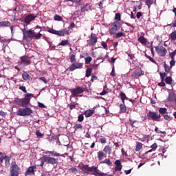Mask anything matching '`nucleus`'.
Segmentation results:
<instances>
[{"label":"nucleus","instance_id":"obj_10","mask_svg":"<svg viewBox=\"0 0 176 176\" xmlns=\"http://www.w3.org/2000/svg\"><path fill=\"white\" fill-rule=\"evenodd\" d=\"M34 32L35 31H34L31 29L28 31H23V38L24 39H32V38H34Z\"/></svg>","mask_w":176,"mask_h":176},{"label":"nucleus","instance_id":"obj_27","mask_svg":"<svg viewBox=\"0 0 176 176\" xmlns=\"http://www.w3.org/2000/svg\"><path fill=\"white\" fill-rule=\"evenodd\" d=\"M103 151H104V152H105V153H108V155H111L112 148H111V146L108 145V146H104Z\"/></svg>","mask_w":176,"mask_h":176},{"label":"nucleus","instance_id":"obj_38","mask_svg":"<svg viewBox=\"0 0 176 176\" xmlns=\"http://www.w3.org/2000/svg\"><path fill=\"white\" fill-rule=\"evenodd\" d=\"M76 55L75 54H72L70 55V62L72 63H75L76 61Z\"/></svg>","mask_w":176,"mask_h":176},{"label":"nucleus","instance_id":"obj_45","mask_svg":"<svg viewBox=\"0 0 176 176\" xmlns=\"http://www.w3.org/2000/svg\"><path fill=\"white\" fill-rule=\"evenodd\" d=\"M54 20L56 21H63V17H61L60 15H55L54 17Z\"/></svg>","mask_w":176,"mask_h":176},{"label":"nucleus","instance_id":"obj_3","mask_svg":"<svg viewBox=\"0 0 176 176\" xmlns=\"http://www.w3.org/2000/svg\"><path fill=\"white\" fill-rule=\"evenodd\" d=\"M12 104L18 105L19 107H25L30 104V100L27 98H15L14 100H12Z\"/></svg>","mask_w":176,"mask_h":176},{"label":"nucleus","instance_id":"obj_47","mask_svg":"<svg viewBox=\"0 0 176 176\" xmlns=\"http://www.w3.org/2000/svg\"><path fill=\"white\" fill-rule=\"evenodd\" d=\"M122 36H126V34H124V33H123V32H118L116 34V39H118V38H120Z\"/></svg>","mask_w":176,"mask_h":176},{"label":"nucleus","instance_id":"obj_15","mask_svg":"<svg viewBox=\"0 0 176 176\" xmlns=\"http://www.w3.org/2000/svg\"><path fill=\"white\" fill-rule=\"evenodd\" d=\"M98 41V37H97V35L96 34L91 33L89 41V46H94Z\"/></svg>","mask_w":176,"mask_h":176},{"label":"nucleus","instance_id":"obj_13","mask_svg":"<svg viewBox=\"0 0 176 176\" xmlns=\"http://www.w3.org/2000/svg\"><path fill=\"white\" fill-rule=\"evenodd\" d=\"M0 27H10L12 34H13L14 26L12 25V23L9 21H0Z\"/></svg>","mask_w":176,"mask_h":176},{"label":"nucleus","instance_id":"obj_23","mask_svg":"<svg viewBox=\"0 0 176 176\" xmlns=\"http://www.w3.org/2000/svg\"><path fill=\"white\" fill-rule=\"evenodd\" d=\"M151 149L148 150L146 153H149L151 152H155L156 149H157V144L154 143L153 145L151 146Z\"/></svg>","mask_w":176,"mask_h":176},{"label":"nucleus","instance_id":"obj_5","mask_svg":"<svg viewBox=\"0 0 176 176\" xmlns=\"http://www.w3.org/2000/svg\"><path fill=\"white\" fill-rule=\"evenodd\" d=\"M84 91H87V88L76 87L71 90L73 97H78L79 94H82Z\"/></svg>","mask_w":176,"mask_h":176},{"label":"nucleus","instance_id":"obj_18","mask_svg":"<svg viewBox=\"0 0 176 176\" xmlns=\"http://www.w3.org/2000/svg\"><path fill=\"white\" fill-rule=\"evenodd\" d=\"M138 42H140L143 46H146L148 45V39L144 37V36H140L138 38Z\"/></svg>","mask_w":176,"mask_h":176},{"label":"nucleus","instance_id":"obj_42","mask_svg":"<svg viewBox=\"0 0 176 176\" xmlns=\"http://www.w3.org/2000/svg\"><path fill=\"white\" fill-rule=\"evenodd\" d=\"M175 56H176V49L169 54V57L172 58L173 60H175Z\"/></svg>","mask_w":176,"mask_h":176},{"label":"nucleus","instance_id":"obj_24","mask_svg":"<svg viewBox=\"0 0 176 176\" xmlns=\"http://www.w3.org/2000/svg\"><path fill=\"white\" fill-rule=\"evenodd\" d=\"M118 29H117L114 25H111V28L109 29V32L111 35H115L116 34V31H118Z\"/></svg>","mask_w":176,"mask_h":176},{"label":"nucleus","instance_id":"obj_8","mask_svg":"<svg viewBox=\"0 0 176 176\" xmlns=\"http://www.w3.org/2000/svg\"><path fill=\"white\" fill-rule=\"evenodd\" d=\"M81 68H83V63L78 62H74L69 67V69L71 72L75 71V69H81Z\"/></svg>","mask_w":176,"mask_h":176},{"label":"nucleus","instance_id":"obj_46","mask_svg":"<svg viewBox=\"0 0 176 176\" xmlns=\"http://www.w3.org/2000/svg\"><path fill=\"white\" fill-rule=\"evenodd\" d=\"M93 58H91V56H87V58H85V64H90Z\"/></svg>","mask_w":176,"mask_h":176},{"label":"nucleus","instance_id":"obj_48","mask_svg":"<svg viewBox=\"0 0 176 176\" xmlns=\"http://www.w3.org/2000/svg\"><path fill=\"white\" fill-rule=\"evenodd\" d=\"M30 97H32V94H25V98H26L27 100H29V104H30V101H31V98Z\"/></svg>","mask_w":176,"mask_h":176},{"label":"nucleus","instance_id":"obj_54","mask_svg":"<svg viewBox=\"0 0 176 176\" xmlns=\"http://www.w3.org/2000/svg\"><path fill=\"white\" fill-rule=\"evenodd\" d=\"M84 119H85V117L83 116V114H80L78 117V122H83Z\"/></svg>","mask_w":176,"mask_h":176},{"label":"nucleus","instance_id":"obj_22","mask_svg":"<svg viewBox=\"0 0 176 176\" xmlns=\"http://www.w3.org/2000/svg\"><path fill=\"white\" fill-rule=\"evenodd\" d=\"M120 97L121 98L122 104H124V100H129V98H127V96H126V94H124L123 92L120 93Z\"/></svg>","mask_w":176,"mask_h":176},{"label":"nucleus","instance_id":"obj_4","mask_svg":"<svg viewBox=\"0 0 176 176\" xmlns=\"http://www.w3.org/2000/svg\"><path fill=\"white\" fill-rule=\"evenodd\" d=\"M50 34H53L54 35H58V36H65V35H69V30L67 29H63L62 30H56L53 28L47 30Z\"/></svg>","mask_w":176,"mask_h":176},{"label":"nucleus","instance_id":"obj_21","mask_svg":"<svg viewBox=\"0 0 176 176\" xmlns=\"http://www.w3.org/2000/svg\"><path fill=\"white\" fill-rule=\"evenodd\" d=\"M104 157H107V154L104 153V151L98 152V160H102Z\"/></svg>","mask_w":176,"mask_h":176},{"label":"nucleus","instance_id":"obj_40","mask_svg":"<svg viewBox=\"0 0 176 176\" xmlns=\"http://www.w3.org/2000/svg\"><path fill=\"white\" fill-rule=\"evenodd\" d=\"M160 75L161 80L162 82H164V78H166V76H167V73H166V72H164V73L160 72Z\"/></svg>","mask_w":176,"mask_h":176},{"label":"nucleus","instance_id":"obj_63","mask_svg":"<svg viewBox=\"0 0 176 176\" xmlns=\"http://www.w3.org/2000/svg\"><path fill=\"white\" fill-rule=\"evenodd\" d=\"M69 171H70V173H76V171H78V168H70L69 169Z\"/></svg>","mask_w":176,"mask_h":176},{"label":"nucleus","instance_id":"obj_39","mask_svg":"<svg viewBox=\"0 0 176 176\" xmlns=\"http://www.w3.org/2000/svg\"><path fill=\"white\" fill-rule=\"evenodd\" d=\"M144 56L145 57H146V58H148L150 61H151V63H153V64H157V63H156V61L153 59V58L151 57L149 55L145 54Z\"/></svg>","mask_w":176,"mask_h":176},{"label":"nucleus","instance_id":"obj_32","mask_svg":"<svg viewBox=\"0 0 176 176\" xmlns=\"http://www.w3.org/2000/svg\"><path fill=\"white\" fill-rule=\"evenodd\" d=\"M169 39H171V41H176V31L173 32L169 34Z\"/></svg>","mask_w":176,"mask_h":176},{"label":"nucleus","instance_id":"obj_14","mask_svg":"<svg viewBox=\"0 0 176 176\" xmlns=\"http://www.w3.org/2000/svg\"><path fill=\"white\" fill-rule=\"evenodd\" d=\"M144 72L142 71V69L140 67L136 69L132 74V76H134L135 78H140V76H142L144 75Z\"/></svg>","mask_w":176,"mask_h":176},{"label":"nucleus","instance_id":"obj_28","mask_svg":"<svg viewBox=\"0 0 176 176\" xmlns=\"http://www.w3.org/2000/svg\"><path fill=\"white\" fill-rule=\"evenodd\" d=\"M22 78L23 80H29L31 76H30V74H28V73H27V72H25L22 74Z\"/></svg>","mask_w":176,"mask_h":176},{"label":"nucleus","instance_id":"obj_16","mask_svg":"<svg viewBox=\"0 0 176 176\" xmlns=\"http://www.w3.org/2000/svg\"><path fill=\"white\" fill-rule=\"evenodd\" d=\"M36 169V166H30L25 172V175H35L34 170Z\"/></svg>","mask_w":176,"mask_h":176},{"label":"nucleus","instance_id":"obj_19","mask_svg":"<svg viewBox=\"0 0 176 176\" xmlns=\"http://www.w3.org/2000/svg\"><path fill=\"white\" fill-rule=\"evenodd\" d=\"M45 155H51V156H52L53 157H58L60 156H63V155L60 154V153H57L54 151H47L45 152Z\"/></svg>","mask_w":176,"mask_h":176},{"label":"nucleus","instance_id":"obj_25","mask_svg":"<svg viewBox=\"0 0 176 176\" xmlns=\"http://www.w3.org/2000/svg\"><path fill=\"white\" fill-rule=\"evenodd\" d=\"M94 113V110L89 109L85 111V115L86 118H90V116H91Z\"/></svg>","mask_w":176,"mask_h":176},{"label":"nucleus","instance_id":"obj_7","mask_svg":"<svg viewBox=\"0 0 176 176\" xmlns=\"http://www.w3.org/2000/svg\"><path fill=\"white\" fill-rule=\"evenodd\" d=\"M155 52L157 53L160 57H164L167 54V49L163 46H156L155 47Z\"/></svg>","mask_w":176,"mask_h":176},{"label":"nucleus","instance_id":"obj_37","mask_svg":"<svg viewBox=\"0 0 176 176\" xmlns=\"http://www.w3.org/2000/svg\"><path fill=\"white\" fill-rule=\"evenodd\" d=\"M145 3L148 9H151V6L153 5V0H145Z\"/></svg>","mask_w":176,"mask_h":176},{"label":"nucleus","instance_id":"obj_50","mask_svg":"<svg viewBox=\"0 0 176 176\" xmlns=\"http://www.w3.org/2000/svg\"><path fill=\"white\" fill-rule=\"evenodd\" d=\"M11 176H19V173H20V171H17V170H11Z\"/></svg>","mask_w":176,"mask_h":176},{"label":"nucleus","instance_id":"obj_6","mask_svg":"<svg viewBox=\"0 0 176 176\" xmlns=\"http://www.w3.org/2000/svg\"><path fill=\"white\" fill-rule=\"evenodd\" d=\"M32 113V110L30 108L19 109L16 111L18 116H30Z\"/></svg>","mask_w":176,"mask_h":176},{"label":"nucleus","instance_id":"obj_51","mask_svg":"<svg viewBox=\"0 0 176 176\" xmlns=\"http://www.w3.org/2000/svg\"><path fill=\"white\" fill-rule=\"evenodd\" d=\"M74 130H78V129H82V124H76L74 126Z\"/></svg>","mask_w":176,"mask_h":176},{"label":"nucleus","instance_id":"obj_53","mask_svg":"<svg viewBox=\"0 0 176 176\" xmlns=\"http://www.w3.org/2000/svg\"><path fill=\"white\" fill-rule=\"evenodd\" d=\"M155 131H156L157 134H166V131H159V128H157V126L155 127Z\"/></svg>","mask_w":176,"mask_h":176},{"label":"nucleus","instance_id":"obj_2","mask_svg":"<svg viewBox=\"0 0 176 176\" xmlns=\"http://www.w3.org/2000/svg\"><path fill=\"white\" fill-rule=\"evenodd\" d=\"M41 167H43L45 163L54 166V164L58 163V159L53 157H47V155H43V157L41 158Z\"/></svg>","mask_w":176,"mask_h":176},{"label":"nucleus","instance_id":"obj_62","mask_svg":"<svg viewBox=\"0 0 176 176\" xmlns=\"http://www.w3.org/2000/svg\"><path fill=\"white\" fill-rule=\"evenodd\" d=\"M19 89L23 91V93H27V89L24 86H20Z\"/></svg>","mask_w":176,"mask_h":176},{"label":"nucleus","instance_id":"obj_12","mask_svg":"<svg viewBox=\"0 0 176 176\" xmlns=\"http://www.w3.org/2000/svg\"><path fill=\"white\" fill-rule=\"evenodd\" d=\"M35 19H36V16L35 14H30L25 17L24 23H25V24H30V23H31V21L35 20Z\"/></svg>","mask_w":176,"mask_h":176},{"label":"nucleus","instance_id":"obj_31","mask_svg":"<svg viewBox=\"0 0 176 176\" xmlns=\"http://www.w3.org/2000/svg\"><path fill=\"white\" fill-rule=\"evenodd\" d=\"M165 82L166 85H173V78L171 76H168L165 78Z\"/></svg>","mask_w":176,"mask_h":176},{"label":"nucleus","instance_id":"obj_1","mask_svg":"<svg viewBox=\"0 0 176 176\" xmlns=\"http://www.w3.org/2000/svg\"><path fill=\"white\" fill-rule=\"evenodd\" d=\"M78 167L81 169V170L84 173V174H87V175H95V176H105L107 174L101 172L98 169V166H89L88 164H85L83 163H80L78 164Z\"/></svg>","mask_w":176,"mask_h":176},{"label":"nucleus","instance_id":"obj_44","mask_svg":"<svg viewBox=\"0 0 176 176\" xmlns=\"http://www.w3.org/2000/svg\"><path fill=\"white\" fill-rule=\"evenodd\" d=\"M4 161L6 166H8V164H10V157H9L8 155L4 156Z\"/></svg>","mask_w":176,"mask_h":176},{"label":"nucleus","instance_id":"obj_29","mask_svg":"<svg viewBox=\"0 0 176 176\" xmlns=\"http://www.w3.org/2000/svg\"><path fill=\"white\" fill-rule=\"evenodd\" d=\"M120 108L122 113H125V112L127 111V107H126L124 102L120 105Z\"/></svg>","mask_w":176,"mask_h":176},{"label":"nucleus","instance_id":"obj_34","mask_svg":"<svg viewBox=\"0 0 176 176\" xmlns=\"http://www.w3.org/2000/svg\"><path fill=\"white\" fill-rule=\"evenodd\" d=\"M91 72H93V69L91 68H87L86 70V74L85 76H87V78H89V76H91Z\"/></svg>","mask_w":176,"mask_h":176},{"label":"nucleus","instance_id":"obj_26","mask_svg":"<svg viewBox=\"0 0 176 176\" xmlns=\"http://www.w3.org/2000/svg\"><path fill=\"white\" fill-rule=\"evenodd\" d=\"M164 71L165 72H166V74H170V72H171V66L169 67L166 63L164 64Z\"/></svg>","mask_w":176,"mask_h":176},{"label":"nucleus","instance_id":"obj_43","mask_svg":"<svg viewBox=\"0 0 176 176\" xmlns=\"http://www.w3.org/2000/svg\"><path fill=\"white\" fill-rule=\"evenodd\" d=\"M159 112H160V113H161V115H164V113H167V109L166 107L160 108Z\"/></svg>","mask_w":176,"mask_h":176},{"label":"nucleus","instance_id":"obj_17","mask_svg":"<svg viewBox=\"0 0 176 176\" xmlns=\"http://www.w3.org/2000/svg\"><path fill=\"white\" fill-rule=\"evenodd\" d=\"M114 164L116 165L114 168L115 171H122V168L123 166H122V162H120V160H116Z\"/></svg>","mask_w":176,"mask_h":176},{"label":"nucleus","instance_id":"obj_56","mask_svg":"<svg viewBox=\"0 0 176 176\" xmlns=\"http://www.w3.org/2000/svg\"><path fill=\"white\" fill-rule=\"evenodd\" d=\"M174 100H175V98H174V95L169 94L168 101H170V102H173V101H174Z\"/></svg>","mask_w":176,"mask_h":176},{"label":"nucleus","instance_id":"obj_58","mask_svg":"<svg viewBox=\"0 0 176 176\" xmlns=\"http://www.w3.org/2000/svg\"><path fill=\"white\" fill-rule=\"evenodd\" d=\"M115 20H117L118 21H120V20H121L120 14H119V13L116 14Z\"/></svg>","mask_w":176,"mask_h":176},{"label":"nucleus","instance_id":"obj_55","mask_svg":"<svg viewBox=\"0 0 176 176\" xmlns=\"http://www.w3.org/2000/svg\"><path fill=\"white\" fill-rule=\"evenodd\" d=\"M101 45L102 46L103 49H105V50H108V45H107V43L102 41L101 43Z\"/></svg>","mask_w":176,"mask_h":176},{"label":"nucleus","instance_id":"obj_64","mask_svg":"<svg viewBox=\"0 0 176 176\" xmlns=\"http://www.w3.org/2000/svg\"><path fill=\"white\" fill-rule=\"evenodd\" d=\"M75 108H76V104H69V109H70V111H72V109H75Z\"/></svg>","mask_w":176,"mask_h":176},{"label":"nucleus","instance_id":"obj_36","mask_svg":"<svg viewBox=\"0 0 176 176\" xmlns=\"http://www.w3.org/2000/svg\"><path fill=\"white\" fill-rule=\"evenodd\" d=\"M113 25H114L115 28H116L118 30L122 27V23L118 21H116L113 23Z\"/></svg>","mask_w":176,"mask_h":176},{"label":"nucleus","instance_id":"obj_59","mask_svg":"<svg viewBox=\"0 0 176 176\" xmlns=\"http://www.w3.org/2000/svg\"><path fill=\"white\" fill-rule=\"evenodd\" d=\"M164 118L165 119V120H173V117H170L168 115H164Z\"/></svg>","mask_w":176,"mask_h":176},{"label":"nucleus","instance_id":"obj_35","mask_svg":"<svg viewBox=\"0 0 176 176\" xmlns=\"http://www.w3.org/2000/svg\"><path fill=\"white\" fill-rule=\"evenodd\" d=\"M67 45H69L68 40H63L58 46H67Z\"/></svg>","mask_w":176,"mask_h":176},{"label":"nucleus","instance_id":"obj_52","mask_svg":"<svg viewBox=\"0 0 176 176\" xmlns=\"http://www.w3.org/2000/svg\"><path fill=\"white\" fill-rule=\"evenodd\" d=\"M128 56L131 60H133V61H137V59H135V56L134 54H129Z\"/></svg>","mask_w":176,"mask_h":176},{"label":"nucleus","instance_id":"obj_20","mask_svg":"<svg viewBox=\"0 0 176 176\" xmlns=\"http://www.w3.org/2000/svg\"><path fill=\"white\" fill-rule=\"evenodd\" d=\"M11 171H20V167L16 164V162L12 163Z\"/></svg>","mask_w":176,"mask_h":176},{"label":"nucleus","instance_id":"obj_41","mask_svg":"<svg viewBox=\"0 0 176 176\" xmlns=\"http://www.w3.org/2000/svg\"><path fill=\"white\" fill-rule=\"evenodd\" d=\"M33 38H35V39H41V38H42V34H41V32L35 34L34 32Z\"/></svg>","mask_w":176,"mask_h":176},{"label":"nucleus","instance_id":"obj_11","mask_svg":"<svg viewBox=\"0 0 176 176\" xmlns=\"http://www.w3.org/2000/svg\"><path fill=\"white\" fill-rule=\"evenodd\" d=\"M31 56H24L21 57V63L23 65H30L31 64Z\"/></svg>","mask_w":176,"mask_h":176},{"label":"nucleus","instance_id":"obj_57","mask_svg":"<svg viewBox=\"0 0 176 176\" xmlns=\"http://www.w3.org/2000/svg\"><path fill=\"white\" fill-rule=\"evenodd\" d=\"M5 160V156L2 155V152H0V164H2Z\"/></svg>","mask_w":176,"mask_h":176},{"label":"nucleus","instance_id":"obj_61","mask_svg":"<svg viewBox=\"0 0 176 176\" xmlns=\"http://www.w3.org/2000/svg\"><path fill=\"white\" fill-rule=\"evenodd\" d=\"M38 80H42V82H44V83H47V79H46L45 77L38 78Z\"/></svg>","mask_w":176,"mask_h":176},{"label":"nucleus","instance_id":"obj_49","mask_svg":"<svg viewBox=\"0 0 176 176\" xmlns=\"http://www.w3.org/2000/svg\"><path fill=\"white\" fill-rule=\"evenodd\" d=\"M36 137H39V138H42V137H43V133H41V131L37 130L36 131Z\"/></svg>","mask_w":176,"mask_h":176},{"label":"nucleus","instance_id":"obj_9","mask_svg":"<svg viewBox=\"0 0 176 176\" xmlns=\"http://www.w3.org/2000/svg\"><path fill=\"white\" fill-rule=\"evenodd\" d=\"M148 116L149 118H151L152 120H153L154 122H160V118H162V116H160V114L153 111L148 112Z\"/></svg>","mask_w":176,"mask_h":176},{"label":"nucleus","instance_id":"obj_30","mask_svg":"<svg viewBox=\"0 0 176 176\" xmlns=\"http://www.w3.org/2000/svg\"><path fill=\"white\" fill-rule=\"evenodd\" d=\"M101 164H107V166H111L112 164V162H111V160L109 158L105 159L104 160L100 162Z\"/></svg>","mask_w":176,"mask_h":176},{"label":"nucleus","instance_id":"obj_60","mask_svg":"<svg viewBox=\"0 0 176 176\" xmlns=\"http://www.w3.org/2000/svg\"><path fill=\"white\" fill-rule=\"evenodd\" d=\"M175 59H173L171 58V60L170 61V65L171 67V68H173V67H174V65H175Z\"/></svg>","mask_w":176,"mask_h":176},{"label":"nucleus","instance_id":"obj_33","mask_svg":"<svg viewBox=\"0 0 176 176\" xmlns=\"http://www.w3.org/2000/svg\"><path fill=\"white\" fill-rule=\"evenodd\" d=\"M142 149V143L141 142H137L136 148H135V151L136 152H140Z\"/></svg>","mask_w":176,"mask_h":176}]
</instances>
